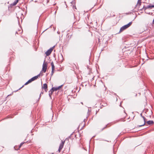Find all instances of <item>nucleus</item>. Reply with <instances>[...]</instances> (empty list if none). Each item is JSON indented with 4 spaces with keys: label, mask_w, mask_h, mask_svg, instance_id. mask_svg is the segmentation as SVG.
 <instances>
[{
    "label": "nucleus",
    "mask_w": 154,
    "mask_h": 154,
    "mask_svg": "<svg viewBox=\"0 0 154 154\" xmlns=\"http://www.w3.org/2000/svg\"><path fill=\"white\" fill-rule=\"evenodd\" d=\"M107 105V104L106 103H100V109H102L103 107L106 106Z\"/></svg>",
    "instance_id": "nucleus-8"
},
{
    "label": "nucleus",
    "mask_w": 154,
    "mask_h": 154,
    "mask_svg": "<svg viewBox=\"0 0 154 154\" xmlns=\"http://www.w3.org/2000/svg\"><path fill=\"white\" fill-rule=\"evenodd\" d=\"M47 67V62H45V60L43 64L42 71H43L44 72H45L46 71Z\"/></svg>",
    "instance_id": "nucleus-2"
},
{
    "label": "nucleus",
    "mask_w": 154,
    "mask_h": 154,
    "mask_svg": "<svg viewBox=\"0 0 154 154\" xmlns=\"http://www.w3.org/2000/svg\"><path fill=\"white\" fill-rule=\"evenodd\" d=\"M40 73L37 75L33 77L31 79V80H32V81L36 80L39 76H40Z\"/></svg>",
    "instance_id": "nucleus-11"
},
{
    "label": "nucleus",
    "mask_w": 154,
    "mask_h": 154,
    "mask_svg": "<svg viewBox=\"0 0 154 154\" xmlns=\"http://www.w3.org/2000/svg\"><path fill=\"white\" fill-rule=\"evenodd\" d=\"M74 18L76 19V20L73 23V26H74V27H75V26L76 25L78 24L77 22V21L78 20L79 21L80 20V18L79 17H78V18H77V17H76L74 15Z\"/></svg>",
    "instance_id": "nucleus-6"
},
{
    "label": "nucleus",
    "mask_w": 154,
    "mask_h": 154,
    "mask_svg": "<svg viewBox=\"0 0 154 154\" xmlns=\"http://www.w3.org/2000/svg\"><path fill=\"white\" fill-rule=\"evenodd\" d=\"M16 33V34H17L18 33H17V31H16V33Z\"/></svg>",
    "instance_id": "nucleus-28"
},
{
    "label": "nucleus",
    "mask_w": 154,
    "mask_h": 154,
    "mask_svg": "<svg viewBox=\"0 0 154 154\" xmlns=\"http://www.w3.org/2000/svg\"><path fill=\"white\" fill-rule=\"evenodd\" d=\"M32 82V80H31V79L29 80L27 82H26L24 84V85H26L28 84L29 83H30Z\"/></svg>",
    "instance_id": "nucleus-17"
},
{
    "label": "nucleus",
    "mask_w": 154,
    "mask_h": 154,
    "mask_svg": "<svg viewBox=\"0 0 154 154\" xmlns=\"http://www.w3.org/2000/svg\"><path fill=\"white\" fill-rule=\"evenodd\" d=\"M19 0H15L14 2H16V4H17Z\"/></svg>",
    "instance_id": "nucleus-23"
},
{
    "label": "nucleus",
    "mask_w": 154,
    "mask_h": 154,
    "mask_svg": "<svg viewBox=\"0 0 154 154\" xmlns=\"http://www.w3.org/2000/svg\"><path fill=\"white\" fill-rule=\"evenodd\" d=\"M16 4H16V2H14L13 3V4H11V5L14 6L16 5Z\"/></svg>",
    "instance_id": "nucleus-20"
},
{
    "label": "nucleus",
    "mask_w": 154,
    "mask_h": 154,
    "mask_svg": "<svg viewBox=\"0 0 154 154\" xmlns=\"http://www.w3.org/2000/svg\"><path fill=\"white\" fill-rule=\"evenodd\" d=\"M65 142V140L62 141L61 143H60V146H59V149L58 150V151H59V152H60L61 151V149L63 147Z\"/></svg>",
    "instance_id": "nucleus-4"
},
{
    "label": "nucleus",
    "mask_w": 154,
    "mask_h": 154,
    "mask_svg": "<svg viewBox=\"0 0 154 154\" xmlns=\"http://www.w3.org/2000/svg\"><path fill=\"white\" fill-rule=\"evenodd\" d=\"M51 65L52 66V70H54V69L55 68V66H54V63L53 62L51 63Z\"/></svg>",
    "instance_id": "nucleus-14"
},
{
    "label": "nucleus",
    "mask_w": 154,
    "mask_h": 154,
    "mask_svg": "<svg viewBox=\"0 0 154 154\" xmlns=\"http://www.w3.org/2000/svg\"><path fill=\"white\" fill-rule=\"evenodd\" d=\"M109 124H107V125H106L104 128H103L101 130V131H102L104 129H105L106 128H107L108 127H109Z\"/></svg>",
    "instance_id": "nucleus-16"
},
{
    "label": "nucleus",
    "mask_w": 154,
    "mask_h": 154,
    "mask_svg": "<svg viewBox=\"0 0 154 154\" xmlns=\"http://www.w3.org/2000/svg\"><path fill=\"white\" fill-rule=\"evenodd\" d=\"M25 143V142H22L21 143L19 146L18 149H19L21 147V146H22V145Z\"/></svg>",
    "instance_id": "nucleus-19"
},
{
    "label": "nucleus",
    "mask_w": 154,
    "mask_h": 154,
    "mask_svg": "<svg viewBox=\"0 0 154 154\" xmlns=\"http://www.w3.org/2000/svg\"><path fill=\"white\" fill-rule=\"evenodd\" d=\"M52 87L49 91V95L51 97V96L53 92L54 91Z\"/></svg>",
    "instance_id": "nucleus-9"
},
{
    "label": "nucleus",
    "mask_w": 154,
    "mask_h": 154,
    "mask_svg": "<svg viewBox=\"0 0 154 154\" xmlns=\"http://www.w3.org/2000/svg\"><path fill=\"white\" fill-rule=\"evenodd\" d=\"M132 24V22H129L128 23V24L125 25L124 26H122V27L121 28L119 32H122L125 29H127L128 27H129V26H130L131 24Z\"/></svg>",
    "instance_id": "nucleus-1"
},
{
    "label": "nucleus",
    "mask_w": 154,
    "mask_h": 154,
    "mask_svg": "<svg viewBox=\"0 0 154 154\" xmlns=\"http://www.w3.org/2000/svg\"><path fill=\"white\" fill-rule=\"evenodd\" d=\"M12 94H13V93H12V94H9V95H8V96H10V95H11Z\"/></svg>",
    "instance_id": "nucleus-25"
},
{
    "label": "nucleus",
    "mask_w": 154,
    "mask_h": 154,
    "mask_svg": "<svg viewBox=\"0 0 154 154\" xmlns=\"http://www.w3.org/2000/svg\"><path fill=\"white\" fill-rule=\"evenodd\" d=\"M147 124L149 125H151L154 124V122L152 120H149L146 122Z\"/></svg>",
    "instance_id": "nucleus-13"
},
{
    "label": "nucleus",
    "mask_w": 154,
    "mask_h": 154,
    "mask_svg": "<svg viewBox=\"0 0 154 154\" xmlns=\"http://www.w3.org/2000/svg\"><path fill=\"white\" fill-rule=\"evenodd\" d=\"M54 70H52L51 71V75H52L54 73Z\"/></svg>",
    "instance_id": "nucleus-24"
},
{
    "label": "nucleus",
    "mask_w": 154,
    "mask_h": 154,
    "mask_svg": "<svg viewBox=\"0 0 154 154\" xmlns=\"http://www.w3.org/2000/svg\"><path fill=\"white\" fill-rule=\"evenodd\" d=\"M63 86V85H60L58 87H53V88H54V91H56L59 89H60Z\"/></svg>",
    "instance_id": "nucleus-10"
},
{
    "label": "nucleus",
    "mask_w": 154,
    "mask_h": 154,
    "mask_svg": "<svg viewBox=\"0 0 154 154\" xmlns=\"http://www.w3.org/2000/svg\"><path fill=\"white\" fill-rule=\"evenodd\" d=\"M60 56L61 57V58L62 59L61 60V61L62 62L63 59V56L62 54H61Z\"/></svg>",
    "instance_id": "nucleus-22"
},
{
    "label": "nucleus",
    "mask_w": 154,
    "mask_h": 154,
    "mask_svg": "<svg viewBox=\"0 0 154 154\" xmlns=\"http://www.w3.org/2000/svg\"><path fill=\"white\" fill-rule=\"evenodd\" d=\"M154 7V5H152L151 4H150L149 5L145 7L144 5L143 6V8H142V9H143L145 11L146 9L152 8Z\"/></svg>",
    "instance_id": "nucleus-5"
},
{
    "label": "nucleus",
    "mask_w": 154,
    "mask_h": 154,
    "mask_svg": "<svg viewBox=\"0 0 154 154\" xmlns=\"http://www.w3.org/2000/svg\"><path fill=\"white\" fill-rule=\"evenodd\" d=\"M142 118H143V119L144 123L143 125H139L138 127H141V126L144 125L145 124L146 122V118L144 116H142Z\"/></svg>",
    "instance_id": "nucleus-12"
},
{
    "label": "nucleus",
    "mask_w": 154,
    "mask_h": 154,
    "mask_svg": "<svg viewBox=\"0 0 154 154\" xmlns=\"http://www.w3.org/2000/svg\"><path fill=\"white\" fill-rule=\"evenodd\" d=\"M24 86V85H23L20 88L19 90H20V89H21Z\"/></svg>",
    "instance_id": "nucleus-26"
},
{
    "label": "nucleus",
    "mask_w": 154,
    "mask_h": 154,
    "mask_svg": "<svg viewBox=\"0 0 154 154\" xmlns=\"http://www.w3.org/2000/svg\"><path fill=\"white\" fill-rule=\"evenodd\" d=\"M42 88L44 89L45 91L46 92H47L48 91V86L46 83L43 84Z\"/></svg>",
    "instance_id": "nucleus-7"
},
{
    "label": "nucleus",
    "mask_w": 154,
    "mask_h": 154,
    "mask_svg": "<svg viewBox=\"0 0 154 154\" xmlns=\"http://www.w3.org/2000/svg\"><path fill=\"white\" fill-rule=\"evenodd\" d=\"M141 5V1L140 0H138L137 4V6H138L139 7Z\"/></svg>",
    "instance_id": "nucleus-15"
},
{
    "label": "nucleus",
    "mask_w": 154,
    "mask_h": 154,
    "mask_svg": "<svg viewBox=\"0 0 154 154\" xmlns=\"http://www.w3.org/2000/svg\"><path fill=\"white\" fill-rule=\"evenodd\" d=\"M54 47L55 46H54L48 50V51L45 52V54L47 56H49L50 54Z\"/></svg>",
    "instance_id": "nucleus-3"
},
{
    "label": "nucleus",
    "mask_w": 154,
    "mask_h": 154,
    "mask_svg": "<svg viewBox=\"0 0 154 154\" xmlns=\"http://www.w3.org/2000/svg\"><path fill=\"white\" fill-rule=\"evenodd\" d=\"M44 93V91H41L40 94V95H39V98H38V101H39V99H40V98H41V96L42 94H43Z\"/></svg>",
    "instance_id": "nucleus-18"
},
{
    "label": "nucleus",
    "mask_w": 154,
    "mask_h": 154,
    "mask_svg": "<svg viewBox=\"0 0 154 154\" xmlns=\"http://www.w3.org/2000/svg\"><path fill=\"white\" fill-rule=\"evenodd\" d=\"M64 3H65V4L66 5V2H64Z\"/></svg>",
    "instance_id": "nucleus-29"
},
{
    "label": "nucleus",
    "mask_w": 154,
    "mask_h": 154,
    "mask_svg": "<svg viewBox=\"0 0 154 154\" xmlns=\"http://www.w3.org/2000/svg\"><path fill=\"white\" fill-rule=\"evenodd\" d=\"M141 116L142 117V116H142V113H141L140 114Z\"/></svg>",
    "instance_id": "nucleus-27"
},
{
    "label": "nucleus",
    "mask_w": 154,
    "mask_h": 154,
    "mask_svg": "<svg viewBox=\"0 0 154 154\" xmlns=\"http://www.w3.org/2000/svg\"><path fill=\"white\" fill-rule=\"evenodd\" d=\"M73 9L74 10H75V9H76V6H74V5H73Z\"/></svg>",
    "instance_id": "nucleus-21"
},
{
    "label": "nucleus",
    "mask_w": 154,
    "mask_h": 154,
    "mask_svg": "<svg viewBox=\"0 0 154 154\" xmlns=\"http://www.w3.org/2000/svg\"><path fill=\"white\" fill-rule=\"evenodd\" d=\"M81 103L82 104H83V103L82 102H81Z\"/></svg>",
    "instance_id": "nucleus-30"
}]
</instances>
